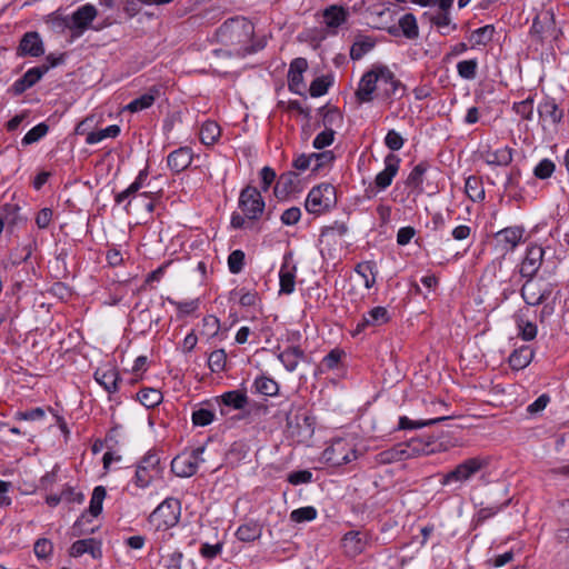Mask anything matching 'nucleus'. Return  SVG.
Segmentation results:
<instances>
[{
    "label": "nucleus",
    "instance_id": "39448f33",
    "mask_svg": "<svg viewBox=\"0 0 569 569\" xmlns=\"http://www.w3.org/2000/svg\"><path fill=\"white\" fill-rule=\"evenodd\" d=\"M379 80H392V78L386 69L380 68L378 63H376L362 74L358 83V88L355 92L357 103L363 104L373 100Z\"/></svg>",
    "mask_w": 569,
    "mask_h": 569
},
{
    "label": "nucleus",
    "instance_id": "4be33fe9",
    "mask_svg": "<svg viewBox=\"0 0 569 569\" xmlns=\"http://www.w3.org/2000/svg\"><path fill=\"white\" fill-rule=\"evenodd\" d=\"M193 160L192 149L189 147H180L167 157V166L174 173H180L186 170Z\"/></svg>",
    "mask_w": 569,
    "mask_h": 569
},
{
    "label": "nucleus",
    "instance_id": "c85d7f7f",
    "mask_svg": "<svg viewBox=\"0 0 569 569\" xmlns=\"http://www.w3.org/2000/svg\"><path fill=\"white\" fill-rule=\"evenodd\" d=\"M278 359L288 371H295L298 365L306 359V355L300 347L290 346L279 353Z\"/></svg>",
    "mask_w": 569,
    "mask_h": 569
},
{
    "label": "nucleus",
    "instance_id": "3c124183",
    "mask_svg": "<svg viewBox=\"0 0 569 569\" xmlns=\"http://www.w3.org/2000/svg\"><path fill=\"white\" fill-rule=\"evenodd\" d=\"M317 509L312 506H307L292 510L290 513V519L293 522L301 523L312 521L317 518Z\"/></svg>",
    "mask_w": 569,
    "mask_h": 569
},
{
    "label": "nucleus",
    "instance_id": "69168bd1",
    "mask_svg": "<svg viewBox=\"0 0 569 569\" xmlns=\"http://www.w3.org/2000/svg\"><path fill=\"white\" fill-rule=\"evenodd\" d=\"M183 553L179 550H174L162 557L163 567L166 569H181V562Z\"/></svg>",
    "mask_w": 569,
    "mask_h": 569
},
{
    "label": "nucleus",
    "instance_id": "a211bd4d",
    "mask_svg": "<svg viewBox=\"0 0 569 569\" xmlns=\"http://www.w3.org/2000/svg\"><path fill=\"white\" fill-rule=\"evenodd\" d=\"M94 379L107 392L118 391L120 377L117 368L111 363L99 367L94 372Z\"/></svg>",
    "mask_w": 569,
    "mask_h": 569
},
{
    "label": "nucleus",
    "instance_id": "aec40b11",
    "mask_svg": "<svg viewBox=\"0 0 569 569\" xmlns=\"http://www.w3.org/2000/svg\"><path fill=\"white\" fill-rule=\"evenodd\" d=\"M368 545V537L366 533L360 531H349L347 532L342 540L341 546L345 555L348 557H356L365 551Z\"/></svg>",
    "mask_w": 569,
    "mask_h": 569
},
{
    "label": "nucleus",
    "instance_id": "774afa93",
    "mask_svg": "<svg viewBox=\"0 0 569 569\" xmlns=\"http://www.w3.org/2000/svg\"><path fill=\"white\" fill-rule=\"evenodd\" d=\"M52 542L48 539H38L34 543L33 551L40 559L47 558L52 552Z\"/></svg>",
    "mask_w": 569,
    "mask_h": 569
},
{
    "label": "nucleus",
    "instance_id": "49530a36",
    "mask_svg": "<svg viewBox=\"0 0 569 569\" xmlns=\"http://www.w3.org/2000/svg\"><path fill=\"white\" fill-rule=\"evenodd\" d=\"M449 417H438L433 419H427V420H411L408 417L403 416L399 418V429L406 430V429H417L422 428L426 426H431L435 423H438L440 421L447 420Z\"/></svg>",
    "mask_w": 569,
    "mask_h": 569
},
{
    "label": "nucleus",
    "instance_id": "473e14b6",
    "mask_svg": "<svg viewBox=\"0 0 569 569\" xmlns=\"http://www.w3.org/2000/svg\"><path fill=\"white\" fill-rule=\"evenodd\" d=\"M262 535V526L258 521H248L241 525L236 532L237 538L243 542H252Z\"/></svg>",
    "mask_w": 569,
    "mask_h": 569
},
{
    "label": "nucleus",
    "instance_id": "6ab92c4d",
    "mask_svg": "<svg viewBox=\"0 0 569 569\" xmlns=\"http://www.w3.org/2000/svg\"><path fill=\"white\" fill-rule=\"evenodd\" d=\"M378 66L386 69L392 78V80H379L378 83L382 87V98L390 101L402 98L406 93V86L396 77L388 66L381 63H378Z\"/></svg>",
    "mask_w": 569,
    "mask_h": 569
},
{
    "label": "nucleus",
    "instance_id": "4c0bfd02",
    "mask_svg": "<svg viewBox=\"0 0 569 569\" xmlns=\"http://www.w3.org/2000/svg\"><path fill=\"white\" fill-rule=\"evenodd\" d=\"M221 133L220 127L216 121H206L200 128V141L206 146H212L217 142Z\"/></svg>",
    "mask_w": 569,
    "mask_h": 569
},
{
    "label": "nucleus",
    "instance_id": "7ed1b4c3",
    "mask_svg": "<svg viewBox=\"0 0 569 569\" xmlns=\"http://www.w3.org/2000/svg\"><path fill=\"white\" fill-rule=\"evenodd\" d=\"M490 465V458L487 456H476L461 461L455 467L453 470L445 473L440 483L448 486L450 483H463L473 478L479 471L488 468Z\"/></svg>",
    "mask_w": 569,
    "mask_h": 569
},
{
    "label": "nucleus",
    "instance_id": "58836bf2",
    "mask_svg": "<svg viewBox=\"0 0 569 569\" xmlns=\"http://www.w3.org/2000/svg\"><path fill=\"white\" fill-rule=\"evenodd\" d=\"M465 191L472 201H482L485 199V188L481 179L470 176L466 179Z\"/></svg>",
    "mask_w": 569,
    "mask_h": 569
},
{
    "label": "nucleus",
    "instance_id": "7c9ffc66",
    "mask_svg": "<svg viewBox=\"0 0 569 569\" xmlns=\"http://www.w3.org/2000/svg\"><path fill=\"white\" fill-rule=\"evenodd\" d=\"M84 553H90L93 558L100 556V545L92 538L77 540L70 548L71 557H80Z\"/></svg>",
    "mask_w": 569,
    "mask_h": 569
},
{
    "label": "nucleus",
    "instance_id": "2eb2a0df",
    "mask_svg": "<svg viewBox=\"0 0 569 569\" xmlns=\"http://www.w3.org/2000/svg\"><path fill=\"white\" fill-rule=\"evenodd\" d=\"M545 250L541 246L530 244L527 248L526 257L520 264V273L522 277L532 279L541 267Z\"/></svg>",
    "mask_w": 569,
    "mask_h": 569
},
{
    "label": "nucleus",
    "instance_id": "e433bc0d",
    "mask_svg": "<svg viewBox=\"0 0 569 569\" xmlns=\"http://www.w3.org/2000/svg\"><path fill=\"white\" fill-rule=\"evenodd\" d=\"M147 178H148L147 169L141 170L139 172V174L137 176L136 180L126 190L116 194V197H114L116 203L120 204L124 200L134 196L142 188Z\"/></svg>",
    "mask_w": 569,
    "mask_h": 569
},
{
    "label": "nucleus",
    "instance_id": "09e8293b",
    "mask_svg": "<svg viewBox=\"0 0 569 569\" xmlns=\"http://www.w3.org/2000/svg\"><path fill=\"white\" fill-rule=\"evenodd\" d=\"M477 59L462 60L457 63L458 74L466 80H473L477 77Z\"/></svg>",
    "mask_w": 569,
    "mask_h": 569
},
{
    "label": "nucleus",
    "instance_id": "f257e3e1",
    "mask_svg": "<svg viewBox=\"0 0 569 569\" xmlns=\"http://www.w3.org/2000/svg\"><path fill=\"white\" fill-rule=\"evenodd\" d=\"M254 33L253 24L243 17H236L224 21L216 32L218 42L229 48L228 50L216 49L211 53L216 58L220 57H244L257 49L251 46Z\"/></svg>",
    "mask_w": 569,
    "mask_h": 569
},
{
    "label": "nucleus",
    "instance_id": "79ce46f5",
    "mask_svg": "<svg viewBox=\"0 0 569 569\" xmlns=\"http://www.w3.org/2000/svg\"><path fill=\"white\" fill-rule=\"evenodd\" d=\"M254 390L263 396L273 397L279 391L278 383L269 377H258L253 382Z\"/></svg>",
    "mask_w": 569,
    "mask_h": 569
},
{
    "label": "nucleus",
    "instance_id": "f704fd0d",
    "mask_svg": "<svg viewBox=\"0 0 569 569\" xmlns=\"http://www.w3.org/2000/svg\"><path fill=\"white\" fill-rule=\"evenodd\" d=\"M348 11L338 6H330L323 11L325 23L329 28H338L346 22Z\"/></svg>",
    "mask_w": 569,
    "mask_h": 569
},
{
    "label": "nucleus",
    "instance_id": "37998d69",
    "mask_svg": "<svg viewBox=\"0 0 569 569\" xmlns=\"http://www.w3.org/2000/svg\"><path fill=\"white\" fill-rule=\"evenodd\" d=\"M162 393L158 389L144 388L138 392V400L146 408H154L162 401Z\"/></svg>",
    "mask_w": 569,
    "mask_h": 569
},
{
    "label": "nucleus",
    "instance_id": "0e129e2a",
    "mask_svg": "<svg viewBox=\"0 0 569 569\" xmlns=\"http://www.w3.org/2000/svg\"><path fill=\"white\" fill-rule=\"evenodd\" d=\"M301 218V209L299 207H291L286 209L280 217L282 224L295 226Z\"/></svg>",
    "mask_w": 569,
    "mask_h": 569
},
{
    "label": "nucleus",
    "instance_id": "6e6d98bb",
    "mask_svg": "<svg viewBox=\"0 0 569 569\" xmlns=\"http://www.w3.org/2000/svg\"><path fill=\"white\" fill-rule=\"evenodd\" d=\"M49 130V127L41 122L39 124H37L36 127H33L32 129H30L26 134L24 137L22 138V144L24 146H29V144H32L37 141H39L41 138H43L47 132Z\"/></svg>",
    "mask_w": 569,
    "mask_h": 569
},
{
    "label": "nucleus",
    "instance_id": "4d7b16f0",
    "mask_svg": "<svg viewBox=\"0 0 569 569\" xmlns=\"http://www.w3.org/2000/svg\"><path fill=\"white\" fill-rule=\"evenodd\" d=\"M556 170V164L550 159H542L533 169L536 178L545 180L550 178Z\"/></svg>",
    "mask_w": 569,
    "mask_h": 569
},
{
    "label": "nucleus",
    "instance_id": "9b49d317",
    "mask_svg": "<svg viewBox=\"0 0 569 569\" xmlns=\"http://www.w3.org/2000/svg\"><path fill=\"white\" fill-rule=\"evenodd\" d=\"M204 452V447H198L190 452H183L178 455L171 461V470L178 477H191L193 476L199 468V465L204 461L202 455Z\"/></svg>",
    "mask_w": 569,
    "mask_h": 569
},
{
    "label": "nucleus",
    "instance_id": "393cba45",
    "mask_svg": "<svg viewBox=\"0 0 569 569\" xmlns=\"http://www.w3.org/2000/svg\"><path fill=\"white\" fill-rule=\"evenodd\" d=\"M161 94V88L157 86L150 87L147 92L129 102L124 110L130 112H139L150 108L157 98Z\"/></svg>",
    "mask_w": 569,
    "mask_h": 569
},
{
    "label": "nucleus",
    "instance_id": "864d4df0",
    "mask_svg": "<svg viewBox=\"0 0 569 569\" xmlns=\"http://www.w3.org/2000/svg\"><path fill=\"white\" fill-rule=\"evenodd\" d=\"M246 254L242 250L237 249L228 256V268L232 274H238L243 270Z\"/></svg>",
    "mask_w": 569,
    "mask_h": 569
},
{
    "label": "nucleus",
    "instance_id": "c756f323",
    "mask_svg": "<svg viewBox=\"0 0 569 569\" xmlns=\"http://www.w3.org/2000/svg\"><path fill=\"white\" fill-rule=\"evenodd\" d=\"M535 356L533 350L529 346H521L513 350L509 356L508 362L511 369L521 370L530 365Z\"/></svg>",
    "mask_w": 569,
    "mask_h": 569
},
{
    "label": "nucleus",
    "instance_id": "c9c22d12",
    "mask_svg": "<svg viewBox=\"0 0 569 569\" xmlns=\"http://www.w3.org/2000/svg\"><path fill=\"white\" fill-rule=\"evenodd\" d=\"M355 271L361 276V278L363 279V282H365V287L367 289H370L375 286L376 283V276H377V264L375 261H362V262H359L356 268H355Z\"/></svg>",
    "mask_w": 569,
    "mask_h": 569
},
{
    "label": "nucleus",
    "instance_id": "f03ea898",
    "mask_svg": "<svg viewBox=\"0 0 569 569\" xmlns=\"http://www.w3.org/2000/svg\"><path fill=\"white\" fill-rule=\"evenodd\" d=\"M286 428L290 438L299 443L308 442L315 433V419L301 408L296 409L291 405L286 413Z\"/></svg>",
    "mask_w": 569,
    "mask_h": 569
},
{
    "label": "nucleus",
    "instance_id": "a18cd8bd",
    "mask_svg": "<svg viewBox=\"0 0 569 569\" xmlns=\"http://www.w3.org/2000/svg\"><path fill=\"white\" fill-rule=\"evenodd\" d=\"M428 169V164L425 162L418 163L409 173L406 184L413 189L422 190L423 176Z\"/></svg>",
    "mask_w": 569,
    "mask_h": 569
},
{
    "label": "nucleus",
    "instance_id": "423d86ee",
    "mask_svg": "<svg viewBox=\"0 0 569 569\" xmlns=\"http://www.w3.org/2000/svg\"><path fill=\"white\" fill-rule=\"evenodd\" d=\"M336 203V189L332 184L322 183L312 188L306 199L305 207L309 213L321 214Z\"/></svg>",
    "mask_w": 569,
    "mask_h": 569
},
{
    "label": "nucleus",
    "instance_id": "e2e57ef3",
    "mask_svg": "<svg viewBox=\"0 0 569 569\" xmlns=\"http://www.w3.org/2000/svg\"><path fill=\"white\" fill-rule=\"evenodd\" d=\"M519 336L525 341H531L537 336V326L533 322L520 319L518 321Z\"/></svg>",
    "mask_w": 569,
    "mask_h": 569
},
{
    "label": "nucleus",
    "instance_id": "f3484780",
    "mask_svg": "<svg viewBox=\"0 0 569 569\" xmlns=\"http://www.w3.org/2000/svg\"><path fill=\"white\" fill-rule=\"evenodd\" d=\"M44 53L43 42L36 31H30L23 34L17 48L19 57H40Z\"/></svg>",
    "mask_w": 569,
    "mask_h": 569
},
{
    "label": "nucleus",
    "instance_id": "ea45409f",
    "mask_svg": "<svg viewBox=\"0 0 569 569\" xmlns=\"http://www.w3.org/2000/svg\"><path fill=\"white\" fill-rule=\"evenodd\" d=\"M120 127L118 124H111L104 129L91 131L86 137L88 144H96L107 138H117L120 134Z\"/></svg>",
    "mask_w": 569,
    "mask_h": 569
},
{
    "label": "nucleus",
    "instance_id": "338daca9",
    "mask_svg": "<svg viewBox=\"0 0 569 569\" xmlns=\"http://www.w3.org/2000/svg\"><path fill=\"white\" fill-rule=\"evenodd\" d=\"M385 143L390 150L398 151L403 147L405 139L400 136V133L391 129L385 137Z\"/></svg>",
    "mask_w": 569,
    "mask_h": 569
},
{
    "label": "nucleus",
    "instance_id": "8fccbe9b",
    "mask_svg": "<svg viewBox=\"0 0 569 569\" xmlns=\"http://www.w3.org/2000/svg\"><path fill=\"white\" fill-rule=\"evenodd\" d=\"M533 102L535 99L532 96H529L527 99L515 102L512 106V110L521 117V119L530 121L533 118Z\"/></svg>",
    "mask_w": 569,
    "mask_h": 569
},
{
    "label": "nucleus",
    "instance_id": "603ef678",
    "mask_svg": "<svg viewBox=\"0 0 569 569\" xmlns=\"http://www.w3.org/2000/svg\"><path fill=\"white\" fill-rule=\"evenodd\" d=\"M107 491L104 487L98 486L93 489L89 511L93 517H97L102 511V502L106 498Z\"/></svg>",
    "mask_w": 569,
    "mask_h": 569
},
{
    "label": "nucleus",
    "instance_id": "5701e85b",
    "mask_svg": "<svg viewBox=\"0 0 569 569\" xmlns=\"http://www.w3.org/2000/svg\"><path fill=\"white\" fill-rule=\"evenodd\" d=\"M451 7L438 8L436 12H425L423 18H427L431 24L436 26L442 36H448L451 31L457 29V24L452 23L449 10Z\"/></svg>",
    "mask_w": 569,
    "mask_h": 569
},
{
    "label": "nucleus",
    "instance_id": "680f3d73",
    "mask_svg": "<svg viewBox=\"0 0 569 569\" xmlns=\"http://www.w3.org/2000/svg\"><path fill=\"white\" fill-rule=\"evenodd\" d=\"M335 134L336 132L332 129L327 128L316 136L312 146L319 150L329 147L335 140Z\"/></svg>",
    "mask_w": 569,
    "mask_h": 569
},
{
    "label": "nucleus",
    "instance_id": "412c9836",
    "mask_svg": "<svg viewBox=\"0 0 569 569\" xmlns=\"http://www.w3.org/2000/svg\"><path fill=\"white\" fill-rule=\"evenodd\" d=\"M539 119L545 123L557 126L563 118V110L553 98H545L538 106Z\"/></svg>",
    "mask_w": 569,
    "mask_h": 569
},
{
    "label": "nucleus",
    "instance_id": "b1692460",
    "mask_svg": "<svg viewBox=\"0 0 569 569\" xmlns=\"http://www.w3.org/2000/svg\"><path fill=\"white\" fill-rule=\"evenodd\" d=\"M440 445L433 439V437L415 438L406 442L407 453L409 458L417 456H429L438 450Z\"/></svg>",
    "mask_w": 569,
    "mask_h": 569
},
{
    "label": "nucleus",
    "instance_id": "20e7f679",
    "mask_svg": "<svg viewBox=\"0 0 569 569\" xmlns=\"http://www.w3.org/2000/svg\"><path fill=\"white\" fill-rule=\"evenodd\" d=\"M181 505L176 498H167L149 516V523L158 531L174 527L180 519Z\"/></svg>",
    "mask_w": 569,
    "mask_h": 569
},
{
    "label": "nucleus",
    "instance_id": "bb28decb",
    "mask_svg": "<svg viewBox=\"0 0 569 569\" xmlns=\"http://www.w3.org/2000/svg\"><path fill=\"white\" fill-rule=\"evenodd\" d=\"M481 158L489 166L506 167L512 161V149L503 146L498 149H488L481 152Z\"/></svg>",
    "mask_w": 569,
    "mask_h": 569
},
{
    "label": "nucleus",
    "instance_id": "ddd939ff",
    "mask_svg": "<svg viewBox=\"0 0 569 569\" xmlns=\"http://www.w3.org/2000/svg\"><path fill=\"white\" fill-rule=\"evenodd\" d=\"M552 293L551 284H542L529 279L521 288V297L530 306H538Z\"/></svg>",
    "mask_w": 569,
    "mask_h": 569
},
{
    "label": "nucleus",
    "instance_id": "052dcab7",
    "mask_svg": "<svg viewBox=\"0 0 569 569\" xmlns=\"http://www.w3.org/2000/svg\"><path fill=\"white\" fill-rule=\"evenodd\" d=\"M170 305L174 306L180 315L187 316L193 313L199 308V300H188V301H176L173 299L168 298Z\"/></svg>",
    "mask_w": 569,
    "mask_h": 569
},
{
    "label": "nucleus",
    "instance_id": "72a5a7b5",
    "mask_svg": "<svg viewBox=\"0 0 569 569\" xmlns=\"http://www.w3.org/2000/svg\"><path fill=\"white\" fill-rule=\"evenodd\" d=\"M220 402L236 410H241L248 405L247 393L242 390H232L222 393Z\"/></svg>",
    "mask_w": 569,
    "mask_h": 569
},
{
    "label": "nucleus",
    "instance_id": "c03bdc74",
    "mask_svg": "<svg viewBox=\"0 0 569 569\" xmlns=\"http://www.w3.org/2000/svg\"><path fill=\"white\" fill-rule=\"evenodd\" d=\"M227 352L224 349H216L208 357V367L213 373H220L227 369Z\"/></svg>",
    "mask_w": 569,
    "mask_h": 569
},
{
    "label": "nucleus",
    "instance_id": "9d476101",
    "mask_svg": "<svg viewBox=\"0 0 569 569\" xmlns=\"http://www.w3.org/2000/svg\"><path fill=\"white\" fill-rule=\"evenodd\" d=\"M238 204L248 220H258L264 211V200L256 187L247 186L242 189Z\"/></svg>",
    "mask_w": 569,
    "mask_h": 569
},
{
    "label": "nucleus",
    "instance_id": "cd10ccee",
    "mask_svg": "<svg viewBox=\"0 0 569 569\" xmlns=\"http://www.w3.org/2000/svg\"><path fill=\"white\" fill-rule=\"evenodd\" d=\"M280 293L290 295L296 286V266L287 259L283 261L279 271Z\"/></svg>",
    "mask_w": 569,
    "mask_h": 569
},
{
    "label": "nucleus",
    "instance_id": "a878e982",
    "mask_svg": "<svg viewBox=\"0 0 569 569\" xmlns=\"http://www.w3.org/2000/svg\"><path fill=\"white\" fill-rule=\"evenodd\" d=\"M388 321V310L385 307H375L368 313L363 315L361 321L357 325L356 333H360L367 327L381 326Z\"/></svg>",
    "mask_w": 569,
    "mask_h": 569
},
{
    "label": "nucleus",
    "instance_id": "13d9d810",
    "mask_svg": "<svg viewBox=\"0 0 569 569\" xmlns=\"http://www.w3.org/2000/svg\"><path fill=\"white\" fill-rule=\"evenodd\" d=\"M330 84L331 82L327 77H318L311 82L309 93L313 98L321 97L327 93Z\"/></svg>",
    "mask_w": 569,
    "mask_h": 569
},
{
    "label": "nucleus",
    "instance_id": "0eeeda50",
    "mask_svg": "<svg viewBox=\"0 0 569 569\" xmlns=\"http://www.w3.org/2000/svg\"><path fill=\"white\" fill-rule=\"evenodd\" d=\"M322 457L332 466H342L356 460L357 451L351 441L338 438L323 450Z\"/></svg>",
    "mask_w": 569,
    "mask_h": 569
},
{
    "label": "nucleus",
    "instance_id": "a19ab883",
    "mask_svg": "<svg viewBox=\"0 0 569 569\" xmlns=\"http://www.w3.org/2000/svg\"><path fill=\"white\" fill-rule=\"evenodd\" d=\"M399 28L407 39H416L419 36L417 19L412 13H406L399 19Z\"/></svg>",
    "mask_w": 569,
    "mask_h": 569
},
{
    "label": "nucleus",
    "instance_id": "1a4fd4ad",
    "mask_svg": "<svg viewBox=\"0 0 569 569\" xmlns=\"http://www.w3.org/2000/svg\"><path fill=\"white\" fill-rule=\"evenodd\" d=\"M97 14V8L93 4L87 3L79 7L70 17L59 19V26L72 30L74 36H80L90 27Z\"/></svg>",
    "mask_w": 569,
    "mask_h": 569
},
{
    "label": "nucleus",
    "instance_id": "f8f14e48",
    "mask_svg": "<svg viewBox=\"0 0 569 569\" xmlns=\"http://www.w3.org/2000/svg\"><path fill=\"white\" fill-rule=\"evenodd\" d=\"M525 229L519 226L507 227L495 234L496 247L505 256L522 242Z\"/></svg>",
    "mask_w": 569,
    "mask_h": 569
},
{
    "label": "nucleus",
    "instance_id": "2f4dec72",
    "mask_svg": "<svg viewBox=\"0 0 569 569\" xmlns=\"http://www.w3.org/2000/svg\"><path fill=\"white\" fill-rule=\"evenodd\" d=\"M405 459H409L406 443H398L392 448L381 451L377 455V461L379 463H392Z\"/></svg>",
    "mask_w": 569,
    "mask_h": 569
},
{
    "label": "nucleus",
    "instance_id": "bf43d9fd",
    "mask_svg": "<svg viewBox=\"0 0 569 569\" xmlns=\"http://www.w3.org/2000/svg\"><path fill=\"white\" fill-rule=\"evenodd\" d=\"M214 413L211 410L200 408L192 412V423L198 427H204L213 421Z\"/></svg>",
    "mask_w": 569,
    "mask_h": 569
},
{
    "label": "nucleus",
    "instance_id": "dca6fc26",
    "mask_svg": "<svg viewBox=\"0 0 569 569\" xmlns=\"http://www.w3.org/2000/svg\"><path fill=\"white\" fill-rule=\"evenodd\" d=\"M400 168V158L393 153H389L385 158V169L375 178V187L378 191L386 190L397 176Z\"/></svg>",
    "mask_w": 569,
    "mask_h": 569
},
{
    "label": "nucleus",
    "instance_id": "6e6552de",
    "mask_svg": "<svg viewBox=\"0 0 569 569\" xmlns=\"http://www.w3.org/2000/svg\"><path fill=\"white\" fill-rule=\"evenodd\" d=\"M162 469L159 455L149 451L137 466L134 483L139 488H147L154 478L160 477Z\"/></svg>",
    "mask_w": 569,
    "mask_h": 569
},
{
    "label": "nucleus",
    "instance_id": "5fc2aeb1",
    "mask_svg": "<svg viewBox=\"0 0 569 569\" xmlns=\"http://www.w3.org/2000/svg\"><path fill=\"white\" fill-rule=\"evenodd\" d=\"M375 47V42L367 38L365 40L356 41L350 49V58L352 60H360Z\"/></svg>",
    "mask_w": 569,
    "mask_h": 569
},
{
    "label": "nucleus",
    "instance_id": "de8ad7c7",
    "mask_svg": "<svg viewBox=\"0 0 569 569\" xmlns=\"http://www.w3.org/2000/svg\"><path fill=\"white\" fill-rule=\"evenodd\" d=\"M493 32V26L487 24L472 31L470 40L472 41L473 46H486L488 42L492 40Z\"/></svg>",
    "mask_w": 569,
    "mask_h": 569
},
{
    "label": "nucleus",
    "instance_id": "4468645a",
    "mask_svg": "<svg viewBox=\"0 0 569 569\" xmlns=\"http://www.w3.org/2000/svg\"><path fill=\"white\" fill-rule=\"evenodd\" d=\"M49 71L46 64L29 69L21 78L16 80L9 91L14 96H20L28 89L37 84L41 78Z\"/></svg>",
    "mask_w": 569,
    "mask_h": 569
}]
</instances>
